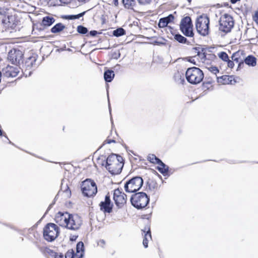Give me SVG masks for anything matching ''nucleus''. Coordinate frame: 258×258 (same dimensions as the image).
Instances as JSON below:
<instances>
[{
    "instance_id": "obj_1",
    "label": "nucleus",
    "mask_w": 258,
    "mask_h": 258,
    "mask_svg": "<svg viewBox=\"0 0 258 258\" xmlns=\"http://www.w3.org/2000/svg\"><path fill=\"white\" fill-rule=\"evenodd\" d=\"M123 165L124 162L122 157L116 154L109 155L106 159V167L112 174L120 173Z\"/></svg>"
},
{
    "instance_id": "obj_2",
    "label": "nucleus",
    "mask_w": 258,
    "mask_h": 258,
    "mask_svg": "<svg viewBox=\"0 0 258 258\" xmlns=\"http://www.w3.org/2000/svg\"><path fill=\"white\" fill-rule=\"evenodd\" d=\"M185 77L189 83L196 85L203 81L204 74L200 68L194 67L187 69L185 73Z\"/></svg>"
},
{
    "instance_id": "obj_3",
    "label": "nucleus",
    "mask_w": 258,
    "mask_h": 258,
    "mask_svg": "<svg viewBox=\"0 0 258 258\" xmlns=\"http://www.w3.org/2000/svg\"><path fill=\"white\" fill-rule=\"evenodd\" d=\"M59 228L57 225L52 223H47L43 229V236L48 242L54 241L59 235Z\"/></svg>"
},
{
    "instance_id": "obj_4",
    "label": "nucleus",
    "mask_w": 258,
    "mask_h": 258,
    "mask_svg": "<svg viewBox=\"0 0 258 258\" xmlns=\"http://www.w3.org/2000/svg\"><path fill=\"white\" fill-rule=\"evenodd\" d=\"M150 198L147 195L143 192L136 193L131 198L132 205L138 209L146 208L149 204Z\"/></svg>"
},
{
    "instance_id": "obj_5",
    "label": "nucleus",
    "mask_w": 258,
    "mask_h": 258,
    "mask_svg": "<svg viewBox=\"0 0 258 258\" xmlns=\"http://www.w3.org/2000/svg\"><path fill=\"white\" fill-rule=\"evenodd\" d=\"M196 28L197 32L202 36L208 35L210 33V19L206 15H202L196 20Z\"/></svg>"
},
{
    "instance_id": "obj_6",
    "label": "nucleus",
    "mask_w": 258,
    "mask_h": 258,
    "mask_svg": "<svg viewBox=\"0 0 258 258\" xmlns=\"http://www.w3.org/2000/svg\"><path fill=\"white\" fill-rule=\"evenodd\" d=\"M81 190L83 195L87 197H92L97 192V187L93 180L87 178L82 182Z\"/></svg>"
},
{
    "instance_id": "obj_7",
    "label": "nucleus",
    "mask_w": 258,
    "mask_h": 258,
    "mask_svg": "<svg viewBox=\"0 0 258 258\" xmlns=\"http://www.w3.org/2000/svg\"><path fill=\"white\" fill-rule=\"evenodd\" d=\"M234 25L233 17L228 14L222 15L219 20V30L224 33L231 32Z\"/></svg>"
},
{
    "instance_id": "obj_8",
    "label": "nucleus",
    "mask_w": 258,
    "mask_h": 258,
    "mask_svg": "<svg viewBox=\"0 0 258 258\" xmlns=\"http://www.w3.org/2000/svg\"><path fill=\"white\" fill-rule=\"evenodd\" d=\"M143 179L141 177L135 176L127 181L124 184V189L127 192H135L143 186Z\"/></svg>"
},
{
    "instance_id": "obj_9",
    "label": "nucleus",
    "mask_w": 258,
    "mask_h": 258,
    "mask_svg": "<svg viewBox=\"0 0 258 258\" xmlns=\"http://www.w3.org/2000/svg\"><path fill=\"white\" fill-rule=\"evenodd\" d=\"M181 32L186 37H193L194 33L193 25L190 17L186 16L182 18L179 24Z\"/></svg>"
},
{
    "instance_id": "obj_10",
    "label": "nucleus",
    "mask_w": 258,
    "mask_h": 258,
    "mask_svg": "<svg viewBox=\"0 0 258 258\" xmlns=\"http://www.w3.org/2000/svg\"><path fill=\"white\" fill-rule=\"evenodd\" d=\"M113 199L116 206L120 208L126 203L127 196L121 189L117 188L113 190Z\"/></svg>"
},
{
    "instance_id": "obj_11",
    "label": "nucleus",
    "mask_w": 258,
    "mask_h": 258,
    "mask_svg": "<svg viewBox=\"0 0 258 258\" xmlns=\"http://www.w3.org/2000/svg\"><path fill=\"white\" fill-rule=\"evenodd\" d=\"M84 245L83 242H79L76 246V252L73 249H69L65 254V258H82L84 255Z\"/></svg>"
},
{
    "instance_id": "obj_12",
    "label": "nucleus",
    "mask_w": 258,
    "mask_h": 258,
    "mask_svg": "<svg viewBox=\"0 0 258 258\" xmlns=\"http://www.w3.org/2000/svg\"><path fill=\"white\" fill-rule=\"evenodd\" d=\"M23 52L18 49L13 48L8 53V59L14 64H19L23 60Z\"/></svg>"
},
{
    "instance_id": "obj_13",
    "label": "nucleus",
    "mask_w": 258,
    "mask_h": 258,
    "mask_svg": "<svg viewBox=\"0 0 258 258\" xmlns=\"http://www.w3.org/2000/svg\"><path fill=\"white\" fill-rule=\"evenodd\" d=\"M82 224V221L79 217L77 215L70 214L69 219H68L65 227L71 230L78 229Z\"/></svg>"
},
{
    "instance_id": "obj_14",
    "label": "nucleus",
    "mask_w": 258,
    "mask_h": 258,
    "mask_svg": "<svg viewBox=\"0 0 258 258\" xmlns=\"http://www.w3.org/2000/svg\"><path fill=\"white\" fill-rule=\"evenodd\" d=\"M113 204L111 201L110 196L108 193L105 197L103 201L99 204L100 209L104 213H110L112 212Z\"/></svg>"
},
{
    "instance_id": "obj_15",
    "label": "nucleus",
    "mask_w": 258,
    "mask_h": 258,
    "mask_svg": "<svg viewBox=\"0 0 258 258\" xmlns=\"http://www.w3.org/2000/svg\"><path fill=\"white\" fill-rule=\"evenodd\" d=\"M188 61L198 66H201L202 64H206L204 49L201 51H198L197 54L194 56L189 57Z\"/></svg>"
},
{
    "instance_id": "obj_16",
    "label": "nucleus",
    "mask_w": 258,
    "mask_h": 258,
    "mask_svg": "<svg viewBox=\"0 0 258 258\" xmlns=\"http://www.w3.org/2000/svg\"><path fill=\"white\" fill-rule=\"evenodd\" d=\"M20 68L18 66H8L3 69L4 74L7 77H16L20 72Z\"/></svg>"
},
{
    "instance_id": "obj_17",
    "label": "nucleus",
    "mask_w": 258,
    "mask_h": 258,
    "mask_svg": "<svg viewBox=\"0 0 258 258\" xmlns=\"http://www.w3.org/2000/svg\"><path fill=\"white\" fill-rule=\"evenodd\" d=\"M217 81L221 85H234L236 82L235 77L233 75H223L217 77Z\"/></svg>"
},
{
    "instance_id": "obj_18",
    "label": "nucleus",
    "mask_w": 258,
    "mask_h": 258,
    "mask_svg": "<svg viewBox=\"0 0 258 258\" xmlns=\"http://www.w3.org/2000/svg\"><path fill=\"white\" fill-rule=\"evenodd\" d=\"M174 20V16L172 14H170L166 17L160 19L158 26L160 28L167 27L168 29H171L172 31L173 29L170 26H168V24L173 22Z\"/></svg>"
},
{
    "instance_id": "obj_19",
    "label": "nucleus",
    "mask_w": 258,
    "mask_h": 258,
    "mask_svg": "<svg viewBox=\"0 0 258 258\" xmlns=\"http://www.w3.org/2000/svg\"><path fill=\"white\" fill-rule=\"evenodd\" d=\"M69 215L70 214L68 212L62 213L59 212L55 216V221L60 226L65 227L68 219H69Z\"/></svg>"
},
{
    "instance_id": "obj_20",
    "label": "nucleus",
    "mask_w": 258,
    "mask_h": 258,
    "mask_svg": "<svg viewBox=\"0 0 258 258\" xmlns=\"http://www.w3.org/2000/svg\"><path fill=\"white\" fill-rule=\"evenodd\" d=\"M142 231L144 233L143 244L145 248H147L149 241L152 240L151 232L150 227H145V228L142 230Z\"/></svg>"
},
{
    "instance_id": "obj_21",
    "label": "nucleus",
    "mask_w": 258,
    "mask_h": 258,
    "mask_svg": "<svg viewBox=\"0 0 258 258\" xmlns=\"http://www.w3.org/2000/svg\"><path fill=\"white\" fill-rule=\"evenodd\" d=\"M215 81L211 78H206L203 82L202 88L204 91H210L214 89Z\"/></svg>"
},
{
    "instance_id": "obj_22",
    "label": "nucleus",
    "mask_w": 258,
    "mask_h": 258,
    "mask_svg": "<svg viewBox=\"0 0 258 258\" xmlns=\"http://www.w3.org/2000/svg\"><path fill=\"white\" fill-rule=\"evenodd\" d=\"M245 56V52L243 50H238V51L234 52L231 58L234 62H238L240 61H244Z\"/></svg>"
},
{
    "instance_id": "obj_23",
    "label": "nucleus",
    "mask_w": 258,
    "mask_h": 258,
    "mask_svg": "<svg viewBox=\"0 0 258 258\" xmlns=\"http://www.w3.org/2000/svg\"><path fill=\"white\" fill-rule=\"evenodd\" d=\"M157 169L164 176H168L170 174L169 167L165 165L161 160L160 162L157 164Z\"/></svg>"
},
{
    "instance_id": "obj_24",
    "label": "nucleus",
    "mask_w": 258,
    "mask_h": 258,
    "mask_svg": "<svg viewBox=\"0 0 258 258\" xmlns=\"http://www.w3.org/2000/svg\"><path fill=\"white\" fill-rule=\"evenodd\" d=\"M204 53L206 64H208L211 61H214L216 59V56L211 51L209 50H204Z\"/></svg>"
},
{
    "instance_id": "obj_25",
    "label": "nucleus",
    "mask_w": 258,
    "mask_h": 258,
    "mask_svg": "<svg viewBox=\"0 0 258 258\" xmlns=\"http://www.w3.org/2000/svg\"><path fill=\"white\" fill-rule=\"evenodd\" d=\"M36 60V57L33 55L27 58L24 63L26 69L28 70L31 69L34 65H35Z\"/></svg>"
},
{
    "instance_id": "obj_26",
    "label": "nucleus",
    "mask_w": 258,
    "mask_h": 258,
    "mask_svg": "<svg viewBox=\"0 0 258 258\" xmlns=\"http://www.w3.org/2000/svg\"><path fill=\"white\" fill-rule=\"evenodd\" d=\"M244 61L246 64L252 67L256 66L257 63L256 58L252 55L245 56Z\"/></svg>"
},
{
    "instance_id": "obj_27",
    "label": "nucleus",
    "mask_w": 258,
    "mask_h": 258,
    "mask_svg": "<svg viewBox=\"0 0 258 258\" xmlns=\"http://www.w3.org/2000/svg\"><path fill=\"white\" fill-rule=\"evenodd\" d=\"M55 21V19L53 17L46 16L44 17L42 21L41 25L44 28L51 26Z\"/></svg>"
},
{
    "instance_id": "obj_28",
    "label": "nucleus",
    "mask_w": 258,
    "mask_h": 258,
    "mask_svg": "<svg viewBox=\"0 0 258 258\" xmlns=\"http://www.w3.org/2000/svg\"><path fill=\"white\" fill-rule=\"evenodd\" d=\"M171 33L174 35V38L175 40H176L177 41H178L179 43H183V44H189V41L187 40V39L184 37V36H182L180 34H174L173 32L171 30Z\"/></svg>"
},
{
    "instance_id": "obj_29",
    "label": "nucleus",
    "mask_w": 258,
    "mask_h": 258,
    "mask_svg": "<svg viewBox=\"0 0 258 258\" xmlns=\"http://www.w3.org/2000/svg\"><path fill=\"white\" fill-rule=\"evenodd\" d=\"M114 77V72L110 70H107L104 74V80L107 82H110Z\"/></svg>"
},
{
    "instance_id": "obj_30",
    "label": "nucleus",
    "mask_w": 258,
    "mask_h": 258,
    "mask_svg": "<svg viewBox=\"0 0 258 258\" xmlns=\"http://www.w3.org/2000/svg\"><path fill=\"white\" fill-rule=\"evenodd\" d=\"M123 5L126 9H133L136 5L135 0H122Z\"/></svg>"
},
{
    "instance_id": "obj_31",
    "label": "nucleus",
    "mask_w": 258,
    "mask_h": 258,
    "mask_svg": "<svg viewBox=\"0 0 258 258\" xmlns=\"http://www.w3.org/2000/svg\"><path fill=\"white\" fill-rule=\"evenodd\" d=\"M65 28V26L62 23H59L55 25L51 29V32L53 33L60 32Z\"/></svg>"
},
{
    "instance_id": "obj_32",
    "label": "nucleus",
    "mask_w": 258,
    "mask_h": 258,
    "mask_svg": "<svg viewBox=\"0 0 258 258\" xmlns=\"http://www.w3.org/2000/svg\"><path fill=\"white\" fill-rule=\"evenodd\" d=\"M147 160L154 164H158L161 161L160 159L157 158L154 154H152L148 155L147 156Z\"/></svg>"
},
{
    "instance_id": "obj_33",
    "label": "nucleus",
    "mask_w": 258,
    "mask_h": 258,
    "mask_svg": "<svg viewBox=\"0 0 258 258\" xmlns=\"http://www.w3.org/2000/svg\"><path fill=\"white\" fill-rule=\"evenodd\" d=\"M85 12H84L83 13H80L78 15H67L64 17V18L68 20H75L77 19H79L80 17H82Z\"/></svg>"
},
{
    "instance_id": "obj_34",
    "label": "nucleus",
    "mask_w": 258,
    "mask_h": 258,
    "mask_svg": "<svg viewBox=\"0 0 258 258\" xmlns=\"http://www.w3.org/2000/svg\"><path fill=\"white\" fill-rule=\"evenodd\" d=\"M125 34V30L121 28H118L113 31V35L115 36L118 37L122 36Z\"/></svg>"
},
{
    "instance_id": "obj_35",
    "label": "nucleus",
    "mask_w": 258,
    "mask_h": 258,
    "mask_svg": "<svg viewBox=\"0 0 258 258\" xmlns=\"http://www.w3.org/2000/svg\"><path fill=\"white\" fill-rule=\"evenodd\" d=\"M218 56L223 61L228 60V58L229 57L227 53L224 51H221L218 53Z\"/></svg>"
},
{
    "instance_id": "obj_36",
    "label": "nucleus",
    "mask_w": 258,
    "mask_h": 258,
    "mask_svg": "<svg viewBox=\"0 0 258 258\" xmlns=\"http://www.w3.org/2000/svg\"><path fill=\"white\" fill-rule=\"evenodd\" d=\"M208 70L214 75H217L219 72L218 68L214 66H210L209 67H206Z\"/></svg>"
},
{
    "instance_id": "obj_37",
    "label": "nucleus",
    "mask_w": 258,
    "mask_h": 258,
    "mask_svg": "<svg viewBox=\"0 0 258 258\" xmlns=\"http://www.w3.org/2000/svg\"><path fill=\"white\" fill-rule=\"evenodd\" d=\"M252 19L255 24L258 26V8L253 12Z\"/></svg>"
},
{
    "instance_id": "obj_38",
    "label": "nucleus",
    "mask_w": 258,
    "mask_h": 258,
    "mask_svg": "<svg viewBox=\"0 0 258 258\" xmlns=\"http://www.w3.org/2000/svg\"><path fill=\"white\" fill-rule=\"evenodd\" d=\"M77 31L80 34H85L87 33L88 30L87 28L80 25L77 27Z\"/></svg>"
},
{
    "instance_id": "obj_39",
    "label": "nucleus",
    "mask_w": 258,
    "mask_h": 258,
    "mask_svg": "<svg viewBox=\"0 0 258 258\" xmlns=\"http://www.w3.org/2000/svg\"><path fill=\"white\" fill-rule=\"evenodd\" d=\"M226 62L227 68L230 69L231 70L233 69L235 66L234 61L232 59H230L229 57L228 58V60L224 61Z\"/></svg>"
},
{
    "instance_id": "obj_40",
    "label": "nucleus",
    "mask_w": 258,
    "mask_h": 258,
    "mask_svg": "<svg viewBox=\"0 0 258 258\" xmlns=\"http://www.w3.org/2000/svg\"><path fill=\"white\" fill-rule=\"evenodd\" d=\"M115 140L107 138L103 142V145H105V144H111L112 143H115Z\"/></svg>"
},
{
    "instance_id": "obj_41",
    "label": "nucleus",
    "mask_w": 258,
    "mask_h": 258,
    "mask_svg": "<svg viewBox=\"0 0 258 258\" xmlns=\"http://www.w3.org/2000/svg\"><path fill=\"white\" fill-rule=\"evenodd\" d=\"M238 63V66L237 68V71L240 70L241 69H242L244 67V61H240L238 62H237Z\"/></svg>"
},
{
    "instance_id": "obj_42",
    "label": "nucleus",
    "mask_w": 258,
    "mask_h": 258,
    "mask_svg": "<svg viewBox=\"0 0 258 258\" xmlns=\"http://www.w3.org/2000/svg\"><path fill=\"white\" fill-rule=\"evenodd\" d=\"M139 3L142 5H147L151 3V0H138Z\"/></svg>"
},
{
    "instance_id": "obj_43",
    "label": "nucleus",
    "mask_w": 258,
    "mask_h": 258,
    "mask_svg": "<svg viewBox=\"0 0 258 258\" xmlns=\"http://www.w3.org/2000/svg\"><path fill=\"white\" fill-rule=\"evenodd\" d=\"M98 245L101 247H103L105 245V240L103 239L99 240L98 242Z\"/></svg>"
},
{
    "instance_id": "obj_44",
    "label": "nucleus",
    "mask_w": 258,
    "mask_h": 258,
    "mask_svg": "<svg viewBox=\"0 0 258 258\" xmlns=\"http://www.w3.org/2000/svg\"><path fill=\"white\" fill-rule=\"evenodd\" d=\"M78 237V235H72L70 236V239L71 241H76V239H77Z\"/></svg>"
},
{
    "instance_id": "obj_45",
    "label": "nucleus",
    "mask_w": 258,
    "mask_h": 258,
    "mask_svg": "<svg viewBox=\"0 0 258 258\" xmlns=\"http://www.w3.org/2000/svg\"><path fill=\"white\" fill-rule=\"evenodd\" d=\"M54 258H63V255L61 253L54 252Z\"/></svg>"
},
{
    "instance_id": "obj_46",
    "label": "nucleus",
    "mask_w": 258,
    "mask_h": 258,
    "mask_svg": "<svg viewBox=\"0 0 258 258\" xmlns=\"http://www.w3.org/2000/svg\"><path fill=\"white\" fill-rule=\"evenodd\" d=\"M90 34L92 36H95L97 34V32L95 30L91 31L90 32Z\"/></svg>"
},
{
    "instance_id": "obj_47",
    "label": "nucleus",
    "mask_w": 258,
    "mask_h": 258,
    "mask_svg": "<svg viewBox=\"0 0 258 258\" xmlns=\"http://www.w3.org/2000/svg\"><path fill=\"white\" fill-rule=\"evenodd\" d=\"M61 3L63 4H69L70 3L72 0H59Z\"/></svg>"
},
{
    "instance_id": "obj_48",
    "label": "nucleus",
    "mask_w": 258,
    "mask_h": 258,
    "mask_svg": "<svg viewBox=\"0 0 258 258\" xmlns=\"http://www.w3.org/2000/svg\"><path fill=\"white\" fill-rule=\"evenodd\" d=\"M113 3L115 6L118 5V0H113Z\"/></svg>"
},
{
    "instance_id": "obj_49",
    "label": "nucleus",
    "mask_w": 258,
    "mask_h": 258,
    "mask_svg": "<svg viewBox=\"0 0 258 258\" xmlns=\"http://www.w3.org/2000/svg\"><path fill=\"white\" fill-rule=\"evenodd\" d=\"M3 135L7 138V135L5 133H3L2 130L0 129V136Z\"/></svg>"
},
{
    "instance_id": "obj_50",
    "label": "nucleus",
    "mask_w": 258,
    "mask_h": 258,
    "mask_svg": "<svg viewBox=\"0 0 258 258\" xmlns=\"http://www.w3.org/2000/svg\"><path fill=\"white\" fill-rule=\"evenodd\" d=\"M240 0H230V2L232 4H235L237 2L239 1Z\"/></svg>"
},
{
    "instance_id": "obj_51",
    "label": "nucleus",
    "mask_w": 258,
    "mask_h": 258,
    "mask_svg": "<svg viewBox=\"0 0 258 258\" xmlns=\"http://www.w3.org/2000/svg\"><path fill=\"white\" fill-rule=\"evenodd\" d=\"M80 2H84L86 3L87 2H88L89 0H78Z\"/></svg>"
},
{
    "instance_id": "obj_52",
    "label": "nucleus",
    "mask_w": 258,
    "mask_h": 258,
    "mask_svg": "<svg viewBox=\"0 0 258 258\" xmlns=\"http://www.w3.org/2000/svg\"><path fill=\"white\" fill-rule=\"evenodd\" d=\"M194 49L196 50H198L197 48H194Z\"/></svg>"
},
{
    "instance_id": "obj_53",
    "label": "nucleus",
    "mask_w": 258,
    "mask_h": 258,
    "mask_svg": "<svg viewBox=\"0 0 258 258\" xmlns=\"http://www.w3.org/2000/svg\"><path fill=\"white\" fill-rule=\"evenodd\" d=\"M151 214H152V212H151V213H150V214H149L150 216H151Z\"/></svg>"
}]
</instances>
